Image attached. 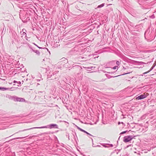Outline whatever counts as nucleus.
Wrapping results in <instances>:
<instances>
[{"label": "nucleus", "mask_w": 156, "mask_h": 156, "mask_svg": "<svg viewBox=\"0 0 156 156\" xmlns=\"http://www.w3.org/2000/svg\"><path fill=\"white\" fill-rule=\"evenodd\" d=\"M122 156H129L127 155H126V154H123L122 155Z\"/></svg>", "instance_id": "obj_39"}, {"label": "nucleus", "mask_w": 156, "mask_h": 156, "mask_svg": "<svg viewBox=\"0 0 156 156\" xmlns=\"http://www.w3.org/2000/svg\"><path fill=\"white\" fill-rule=\"evenodd\" d=\"M13 83H17V81H16V80H14L13 81Z\"/></svg>", "instance_id": "obj_34"}, {"label": "nucleus", "mask_w": 156, "mask_h": 156, "mask_svg": "<svg viewBox=\"0 0 156 156\" xmlns=\"http://www.w3.org/2000/svg\"><path fill=\"white\" fill-rule=\"evenodd\" d=\"M9 141H7V142H9Z\"/></svg>", "instance_id": "obj_56"}, {"label": "nucleus", "mask_w": 156, "mask_h": 156, "mask_svg": "<svg viewBox=\"0 0 156 156\" xmlns=\"http://www.w3.org/2000/svg\"><path fill=\"white\" fill-rule=\"evenodd\" d=\"M133 34L134 35H138L139 34V33H137L135 32H133Z\"/></svg>", "instance_id": "obj_23"}, {"label": "nucleus", "mask_w": 156, "mask_h": 156, "mask_svg": "<svg viewBox=\"0 0 156 156\" xmlns=\"http://www.w3.org/2000/svg\"><path fill=\"white\" fill-rule=\"evenodd\" d=\"M73 135L74 136V137H75V136H74V134H73Z\"/></svg>", "instance_id": "obj_50"}, {"label": "nucleus", "mask_w": 156, "mask_h": 156, "mask_svg": "<svg viewBox=\"0 0 156 156\" xmlns=\"http://www.w3.org/2000/svg\"><path fill=\"white\" fill-rule=\"evenodd\" d=\"M69 134L68 133H67V134H66V136H68V139H69Z\"/></svg>", "instance_id": "obj_35"}, {"label": "nucleus", "mask_w": 156, "mask_h": 156, "mask_svg": "<svg viewBox=\"0 0 156 156\" xmlns=\"http://www.w3.org/2000/svg\"><path fill=\"white\" fill-rule=\"evenodd\" d=\"M107 145H109L108 147H113V144H107Z\"/></svg>", "instance_id": "obj_21"}, {"label": "nucleus", "mask_w": 156, "mask_h": 156, "mask_svg": "<svg viewBox=\"0 0 156 156\" xmlns=\"http://www.w3.org/2000/svg\"><path fill=\"white\" fill-rule=\"evenodd\" d=\"M10 88H7L4 87H0V90L4 91L6 90H9Z\"/></svg>", "instance_id": "obj_10"}, {"label": "nucleus", "mask_w": 156, "mask_h": 156, "mask_svg": "<svg viewBox=\"0 0 156 156\" xmlns=\"http://www.w3.org/2000/svg\"><path fill=\"white\" fill-rule=\"evenodd\" d=\"M134 153H136L137 154L139 155H140L141 153H140V152L139 151H137V152L136 151H134Z\"/></svg>", "instance_id": "obj_20"}, {"label": "nucleus", "mask_w": 156, "mask_h": 156, "mask_svg": "<svg viewBox=\"0 0 156 156\" xmlns=\"http://www.w3.org/2000/svg\"><path fill=\"white\" fill-rule=\"evenodd\" d=\"M24 30L26 31V30L24 29H23L22 30L23 32V36H21L22 39L20 41V42L21 43V44H24L25 43L24 42V40L23 38V36H24L25 37H26L27 36V34L24 31Z\"/></svg>", "instance_id": "obj_6"}, {"label": "nucleus", "mask_w": 156, "mask_h": 156, "mask_svg": "<svg viewBox=\"0 0 156 156\" xmlns=\"http://www.w3.org/2000/svg\"><path fill=\"white\" fill-rule=\"evenodd\" d=\"M120 136L119 137V138H120Z\"/></svg>", "instance_id": "obj_54"}, {"label": "nucleus", "mask_w": 156, "mask_h": 156, "mask_svg": "<svg viewBox=\"0 0 156 156\" xmlns=\"http://www.w3.org/2000/svg\"><path fill=\"white\" fill-rule=\"evenodd\" d=\"M16 96H10V95H9L8 98H9L10 99H11V100H13V97H15Z\"/></svg>", "instance_id": "obj_18"}, {"label": "nucleus", "mask_w": 156, "mask_h": 156, "mask_svg": "<svg viewBox=\"0 0 156 156\" xmlns=\"http://www.w3.org/2000/svg\"><path fill=\"white\" fill-rule=\"evenodd\" d=\"M118 67V66H114L113 68V69H116Z\"/></svg>", "instance_id": "obj_31"}, {"label": "nucleus", "mask_w": 156, "mask_h": 156, "mask_svg": "<svg viewBox=\"0 0 156 156\" xmlns=\"http://www.w3.org/2000/svg\"><path fill=\"white\" fill-rule=\"evenodd\" d=\"M44 49H47L48 50V49L47 48H43Z\"/></svg>", "instance_id": "obj_42"}, {"label": "nucleus", "mask_w": 156, "mask_h": 156, "mask_svg": "<svg viewBox=\"0 0 156 156\" xmlns=\"http://www.w3.org/2000/svg\"><path fill=\"white\" fill-rule=\"evenodd\" d=\"M118 152H117V154H118Z\"/></svg>", "instance_id": "obj_55"}, {"label": "nucleus", "mask_w": 156, "mask_h": 156, "mask_svg": "<svg viewBox=\"0 0 156 156\" xmlns=\"http://www.w3.org/2000/svg\"><path fill=\"white\" fill-rule=\"evenodd\" d=\"M127 132V131H123L120 133V134H124V133H126Z\"/></svg>", "instance_id": "obj_25"}, {"label": "nucleus", "mask_w": 156, "mask_h": 156, "mask_svg": "<svg viewBox=\"0 0 156 156\" xmlns=\"http://www.w3.org/2000/svg\"><path fill=\"white\" fill-rule=\"evenodd\" d=\"M77 128L79 129L80 130V131H82V132H83V131H84V130L82 129L81 128H80V127H79L78 126H77Z\"/></svg>", "instance_id": "obj_19"}, {"label": "nucleus", "mask_w": 156, "mask_h": 156, "mask_svg": "<svg viewBox=\"0 0 156 156\" xmlns=\"http://www.w3.org/2000/svg\"><path fill=\"white\" fill-rule=\"evenodd\" d=\"M118 124H120V122H119L118 123Z\"/></svg>", "instance_id": "obj_47"}, {"label": "nucleus", "mask_w": 156, "mask_h": 156, "mask_svg": "<svg viewBox=\"0 0 156 156\" xmlns=\"http://www.w3.org/2000/svg\"><path fill=\"white\" fill-rule=\"evenodd\" d=\"M74 134L76 135V133L75 132L74 133Z\"/></svg>", "instance_id": "obj_48"}, {"label": "nucleus", "mask_w": 156, "mask_h": 156, "mask_svg": "<svg viewBox=\"0 0 156 156\" xmlns=\"http://www.w3.org/2000/svg\"><path fill=\"white\" fill-rule=\"evenodd\" d=\"M155 128L156 129V126L155 127Z\"/></svg>", "instance_id": "obj_53"}, {"label": "nucleus", "mask_w": 156, "mask_h": 156, "mask_svg": "<svg viewBox=\"0 0 156 156\" xmlns=\"http://www.w3.org/2000/svg\"><path fill=\"white\" fill-rule=\"evenodd\" d=\"M22 33V32H20V34H21V35L22 34H21Z\"/></svg>", "instance_id": "obj_49"}, {"label": "nucleus", "mask_w": 156, "mask_h": 156, "mask_svg": "<svg viewBox=\"0 0 156 156\" xmlns=\"http://www.w3.org/2000/svg\"><path fill=\"white\" fill-rule=\"evenodd\" d=\"M154 33V31L149 29L147 30L144 33V37L145 38L147 37V38H151L152 37V35Z\"/></svg>", "instance_id": "obj_2"}, {"label": "nucleus", "mask_w": 156, "mask_h": 156, "mask_svg": "<svg viewBox=\"0 0 156 156\" xmlns=\"http://www.w3.org/2000/svg\"><path fill=\"white\" fill-rule=\"evenodd\" d=\"M27 137V136H26V137H16V138H13L11 140H10L9 141H12V140H15L16 139H23V138H24L25 137Z\"/></svg>", "instance_id": "obj_14"}, {"label": "nucleus", "mask_w": 156, "mask_h": 156, "mask_svg": "<svg viewBox=\"0 0 156 156\" xmlns=\"http://www.w3.org/2000/svg\"><path fill=\"white\" fill-rule=\"evenodd\" d=\"M58 84H59V85H60L61 84V83L59 81H58Z\"/></svg>", "instance_id": "obj_38"}, {"label": "nucleus", "mask_w": 156, "mask_h": 156, "mask_svg": "<svg viewBox=\"0 0 156 156\" xmlns=\"http://www.w3.org/2000/svg\"><path fill=\"white\" fill-rule=\"evenodd\" d=\"M40 77L41 79V75L40 73H38V75Z\"/></svg>", "instance_id": "obj_33"}, {"label": "nucleus", "mask_w": 156, "mask_h": 156, "mask_svg": "<svg viewBox=\"0 0 156 156\" xmlns=\"http://www.w3.org/2000/svg\"><path fill=\"white\" fill-rule=\"evenodd\" d=\"M35 136V135H33V136H29V139H31V138H32V137H34V136Z\"/></svg>", "instance_id": "obj_30"}, {"label": "nucleus", "mask_w": 156, "mask_h": 156, "mask_svg": "<svg viewBox=\"0 0 156 156\" xmlns=\"http://www.w3.org/2000/svg\"><path fill=\"white\" fill-rule=\"evenodd\" d=\"M107 144H101L102 145L103 147H108V146H107L106 145H107Z\"/></svg>", "instance_id": "obj_17"}, {"label": "nucleus", "mask_w": 156, "mask_h": 156, "mask_svg": "<svg viewBox=\"0 0 156 156\" xmlns=\"http://www.w3.org/2000/svg\"><path fill=\"white\" fill-rule=\"evenodd\" d=\"M33 44L35 45V46H37L38 48H39L40 49H41L42 48L41 47H39V46H38L36 44H35V43H33Z\"/></svg>", "instance_id": "obj_27"}, {"label": "nucleus", "mask_w": 156, "mask_h": 156, "mask_svg": "<svg viewBox=\"0 0 156 156\" xmlns=\"http://www.w3.org/2000/svg\"><path fill=\"white\" fill-rule=\"evenodd\" d=\"M151 17L152 18V19H154L155 18V16L154 15V14H153L151 16Z\"/></svg>", "instance_id": "obj_28"}, {"label": "nucleus", "mask_w": 156, "mask_h": 156, "mask_svg": "<svg viewBox=\"0 0 156 156\" xmlns=\"http://www.w3.org/2000/svg\"><path fill=\"white\" fill-rule=\"evenodd\" d=\"M91 139L92 140V143H93V139L92 138H91Z\"/></svg>", "instance_id": "obj_43"}, {"label": "nucleus", "mask_w": 156, "mask_h": 156, "mask_svg": "<svg viewBox=\"0 0 156 156\" xmlns=\"http://www.w3.org/2000/svg\"><path fill=\"white\" fill-rule=\"evenodd\" d=\"M83 132L85 133H86L87 134V135L89 134V133L87 132L86 131H85V130H84V131H83Z\"/></svg>", "instance_id": "obj_32"}, {"label": "nucleus", "mask_w": 156, "mask_h": 156, "mask_svg": "<svg viewBox=\"0 0 156 156\" xmlns=\"http://www.w3.org/2000/svg\"><path fill=\"white\" fill-rule=\"evenodd\" d=\"M105 4L104 3H103L101 4V5H98V7H97V8H101V7H103L105 5Z\"/></svg>", "instance_id": "obj_16"}, {"label": "nucleus", "mask_w": 156, "mask_h": 156, "mask_svg": "<svg viewBox=\"0 0 156 156\" xmlns=\"http://www.w3.org/2000/svg\"><path fill=\"white\" fill-rule=\"evenodd\" d=\"M18 83L19 84H21V83L20 81H19V82H17V83Z\"/></svg>", "instance_id": "obj_37"}, {"label": "nucleus", "mask_w": 156, "mask_h": 156, "mask_svg": "<svg viewBox=\"0 0 156 156\" xmlns=\"http://www.w3.org/2000/svg\"><path fill=\"white\" fill-rule=\"evenodd\" d=\"M116 65H117L118 66H119L120 64V62L118 61H116Z\"/></svg>", "instance_id": "obj_26"}, {"label": "nucleus", "mask_w": 156, "mask_h": 156, "mask_svg": "<svg viewBox=\"0 0 156 156\" xmlns=\"http://www.w3.org/2000/svg\"><path fill=\"white\" fill-rule=\"evenodd\" d=\"M127 73H125V74H127Z\"/></svg>", "instance_id": "obj_51"}, {"label": "nucleus", "mask_w": 156, "mask_h": 156, "mask_svg": "<svg viewBox=\"0 0 156 156\" xmlns=\"http://www.w3.org/2000/svg\"><path fill=\"white\" fill-rule=\"evenodd\" d=\"M58 126L57 124H51L49 125H47L46 126H43L40 127H33L32 128H30L29 129H24L23 130H19L18 132L15 133L14 134L17 133H18L19 132H21L24 131L26 130H30L34 129H42L44 128H48L50 129H52V128H58Z\"/></svg>", "instance_id": "obj_1"}, {"label": "nucleus", "mask_w": 156, "mask_h": 156, "mask_svg": "<svg viewBox=\"0 0 156 156\" xmlns=\"http://www.w3.org/2000/svg\"><path fill=\"white\" fill-rule=\"evenodd\" d=\"M93 68L92 66L88 67H85L84 68L87 69H91Z\"/></svg>", "instance_id": "obj_24"}, {"label": "nucleus", "mask_w": 156, "mask_h": 156, "mask_svg": "<svg viewBox=\"0 0 156 156\" xmlns=\"http://www.w3.org/2000/svg\"><path fill=\"white\" fill-rule=\"evenodd\" d=\"M55 80H57V81H58V79H57V80H56L57 79V78H55Z\"/></svg>", "instance_id": "obj_41"}, {"label": "nucleus", "mask_w": 156, "mask_h": 156, "mask_svg": "<svg viewBox=\"0 0 156 156\" xmlns=\"http://www.w3.org/2000/svg\"><path fill=\"white\" fill-rule=\"evenodd\" d=\"M63 66L66 68L69 67V66L68 62L66 63H65L64 64H63Z\"/></svg>", "instance_id": "obj_11"}, {"label": "nucleus", "mask_w": 156, "mask_h": 156, "mask_svg": "<svg viewBox=\"0 0 156 156\" xmlns=\"http://www.w3.org/2000/svg\"><path fill=\"white\" fill-rule=\"evenodd\" d=\"M33 52L34 53H35L37 54L38 55H40V52L38 50H35L34 49V50H33Z\"/></svg>", "instance_id": "obj_15"}, {"label": "nucleus", "mask_w": 156, "mask_h": 156, "mask_svg": "<svg viewBox=\"0 0 156 156\" xmlns=\"http://www.w3.org/2000/svg\"><path fill=\"white\" fill-rule=\"evenodd\" d=\"M37 85H39V84L38 83H37Z\"/></svg>", "instance_id": "obj_52"}, {"label": "nucleus", "mask_w": 156, "mask_h": 156, "mask_svg": "<svg viewBox=\"0 0 156 156\" xmlns=\"http://www.w3.org/2000/svg\"><path fill=\"white\" fill-rule=\"evenodd\" d=\"M67 62H68L67 59L65 58H63L60 59V61L58 62V65H61L63 66V64Z\"/></svg>", "instance_id": "obj_4"}, {"label": "nucleus", "mask_w": 156, "mask_h": 156, "mask_svg": "<svg viewBox=\"0 0 156 156\" xmlns=\"http://www.w3.org/2000/svg\"><path fill=\"white\" fill-rule=\"evenodd\" d=\"M156 61H155V62L153 64V66L151 67V68L150 70H149V71H148L144 73V74H147V73H148L149 72H150L151 70H152L154 69V68L156 66Z\"/></svg>", "instance_id": "obj_9"}, {"label": "nucleus", "mask_w": 156, "mask_h": 156, "mask_svg": "<svg viewBox=\"0 0 156 156\" xmlns=\"http://www.w3.org/2000/svg\"><path fill=\"white\" fill-rule=\"evenodd\" d=\"M58 72H50L49 73V74H48V78H50L52 76H54L55 75L56 73H57Z\"/></svg>", "instance_id": "obj_8"}, {"label": "nucleus", "mask_w": 156, "mask_h": 156, "mask_svg": "<svg viewBox=\"0 0 156 156\" xmlns=\"http://www.w3.org/2000/svg\"><path fill=\"white\" fill-rule=\"evenodd\" d=\"M133 137L132 136H124L123 141L124 142L127 143L133 139Z\"/></svg>", "instance_id": "obj_3"}, {"label": "nucleus", "mask_w": 156, "mask_h": 156, "mask_svg": "<svg viewBox=\"0 0 156 156\" xmlns=\"http://www.w3.org/2000/svg\"><path fill=\"white\" fill-rule=\"evenodd\" d=\"M88 135H89V136H93L92 135H91V134H90L89 133V134H88Z\"/></svg>", "instance_id": "obj_40"}, {"label": "nucleus", "mask_w": 156, "mask_h": 156, "mask_svg": "<svg viewBox=\"0 0 156 156\" xmlns=\"http://www.w3.org/2000/svg\"><path fill=\"white\" fill-rule=\"evenodd\" d=\"M147 96L145 94H142L138 96L136 98V100H141L145 98Z\"/></svg>", "instance_id": "obj_7"}, {"label": "nucleus", "mask_w": 156, "mask_h": 156, "mask_svg": "<svg viewBox=\"0 0 156 156\" xmlns=\"http://www.w3.org/2000/svg\"><path fill=\"white\" fill-rule=\"evenodd\" d=\"M13 99L15 101L24 102L25 101V99L23 98H19L16 96L15 97H13Z\"/></svg>", "instance_id": "obj_5"}, {"label": "nucleus", "mask_w": 156, "mask_h": 156, "mask_svg": "<svg viewBox=\"0 0 156 156\" xmlns=\"http://www.w3.org/2000/svg\"><path fill=\"white\" fill-rule=\"evenodd\" d=\"M142 62V63L143 64H145V63L144 62Z\"/></svg>", "instance_id": "obj_44"}, {"label": "nucleus", "mask_w": 156, "mask_h": 156, "mask_svg": "<svg viewBox=\"0 0 156 156\" xmlns=\"http://www.w3.org/2000/svg\"><path fill=\"white\" fill-rule=\"evenodd\" d=\"M105 75L106 76H107V77L108 78V79H110L111 78H112V77H117V76H111L108 74H105Z\"/></svg>", "instance_id": "obj_13"}, {"label": "nucleus", "mask_w": 156, "mask_h": 156, "mask_svg": "<svg viewBox=\"0 0 156 156\" xmlns=\"http://www.w3.org/2000/svg\"><path fill=\"white\" fill-rule=\"evenodd\" d=\"M105 67L106 68H108L106 66H105Z\"/></svg>", "instance_id": "obj_45"}, {"label": "nucleus", "mask_w": 156, "mask_h": 156, "mask_svg": "<svg viewBox=\"0 0 156 156\" xmlns=\"http://www.w3.org/2000/svg\"><path fill=\"white\" fill-rule=\"evenodd\" d=\"M143 151V152H141V154H142V153H146L147 152V151Z\"/></svg>", "instance_id": "obj_36"}, {"label": "nucleus", "mask_w": 156, "mask_h": 156, "mask_svg": "<svg viewBox=\"0 0 156 156\" xmlns=\"http://www.w3.org/2000/svg\"><path fill=\"white\" fill-rule=\"evenodd\" d=\"M28 46L30 49L33 51V50L35 49L34 48H33L30 44H28Z\"/></svg>", "instance_id": "obj_12"}, {"label": "nucleus", "mask_w": 156, "mask_h": 156, "mask_svg": "<svg viewBox=\"0 0 156 156\" xmlns=\"http://www.w3.org/2000/svg\"><path fill=\"white\" fill-rule=\"evenodd\" d=\"M107 73H108L109 74H113L114 72H108Z\"/></svg>", "instance_id": "obj_29"}, {"label": "nucleus", "mask_w": 156, "mask_h": 156, "mask_svg": "<svg viewBox=\"0 0 156 156\" xmlns=\"http://www.w3.org/2000/svg\"><path fill=\"white\" fill-rule=\"evenodd\" d=\"M40 79H38V80H37V81H40Z\"/></svg>", "instance_id": "obj_46"}, {"label": "nucleus", "mask_w": 156, "mask_h": 156, "mask_svg": "<svg viewBox=\"0 0 156 156\" xmlns=\"http://www.w3.org/2000/svg\"><path fill=\"white\" fill-rule=\"evenodd\" d=\"M92 146L93 147H101V146L100 145H97V146H94V143H93L92 144Z\"/></svg>", "instance_id": "obj_22"}]
</instances>
